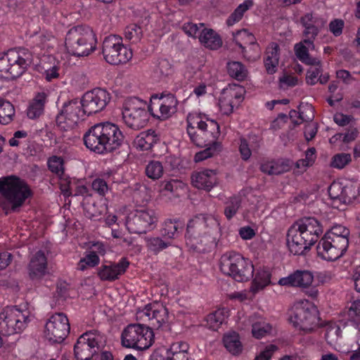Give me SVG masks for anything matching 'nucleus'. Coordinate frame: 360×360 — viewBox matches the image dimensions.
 <instances>
[{"instance_id": "1", "label": "nucleus", "mask_w": 360, "mask_h": 360, "mask_svg": "<svg viewBox=\"0 0 360 360\" xmlns=\"http://www.w3.org/2000/svg\"><path fill=\"white\" fill-rule=\"evenodd\" d=\"M220 231L217 217L211 214L197 216L188 224L186 243L198 252H207L216 246Z\"/></svg>"}, {"instance_id": "2", "label": "nucleus", "mask_w": 360, "mask_h": 360, "mask_svg": "<svg viewBox=\"0 0 360 360\" xmlns=\"http://www.w3.org/2000/svg\"><path fill=\"white\" fill-rule=\"evenodd\" d=\"M323 233V226L314 217H304L293 223L286 235L287 246L295 255L309 250Z\"/></svg>"}, {"instance_id": "3", "label": "nucleus", "mask_w": 360, "mask_h": 360, "mask_svg": "<svg viewBox=\"0 0 360 360\" xmlns=\"http://www.w3.org/2000/svg\"><path fill=\"white\" fill-rule=\"evenodd\" d=\"M124 141L119 127L112 122H102L91 127L84 136L85 146L98 153L112 152Z\"/></svg>"}, {"instance_id": "4", "label": "nucleus", "mask_w": 360, "mask_h": 360, "mask_svg": "<svg viewBox=\"0 0 360 360\" xmlns=\"http://www.w3.org/2000/svg\"><path fill=\"white\" fill-rule=\"evenodd\" d=\"M187 134L197 146H207L217 141L220 134L219 126L207 115L193 112L187 116Z\"/></svg>"}, {"instance_id": "5", "label": "nucleus", "mask_w": 360, "mask_h": 360, "mask_svg": "<svg viewBox=\"0 0 360 360\" xmlns=\"http://www.w3.org/2000/svg\"><path fill=\"white\" fill-rule=\"evenodd\" d=\"M1 206L6 213L18 210L32 195L28 185L22 179L11 176L0 179Z\"/></svg>"}, {"instance_id": "6", "label": "nucleus", "mask_w": 360, "mask_h": 360, "mask_svg": "<svg viewBox=\"0 0 360 360\" xmlns=\"http://www.w3.org/2000/svg\"><path fill=\"white\" fill-rule=\"evenodd\" d=\"M97 39L87 25L75 26L66 34L65 46L68 52L76 56H86L96 50Z\"/></svg>"}, {"instance_id": "7", "label": "nucleus", "mask_w": 360, "mask_h": 360, "mask_svg": "<svg viewBox=\"0 0 360 360\" xmlns=\"http://www.w3.org/2000/svg\"><path fill=\"white\" fill-rule=\"evenodd\" d=\"M32 62V56L27 49H11L0 55V77L6 79L19 77Z\"/></svg>"}, {"instance_id": "8", "label": "nucleus", "mask_w": 360, "mask_h": 360, "mask_svg": "<svg viewBox=\"0 0 360 360\" xmlns=\"http://www.w3.org/2000/svg\"><path fill=\"white\" fill-rule=\"evenodd\" d=\"M219 267L223 274L238 282L248 281L254 272L252 262L234 251L226 252L221 255Z\"/></svg>"}, {"instance_id": "9", "label": "nucleus", "mask_w": 360, "mask_h": 360, "mask_svg": "<svg viewBox=\"0 0 360 360\" xmlns=\"http://www.w3.org/2000/svg\"><path fill=\"white\" fill-rule=\"evenodd\" d=\"M290 322L294 327L309 333L318 328L319 318L316 307L306 300L295 302L289 317Z\"/></svg>"}, {"instance_id": "10", "label": "nucleus", "mask_w": 360, "mask_h": 360, "mask_svg": "<svg viewBox=\"0 0 360 360\" xmlns=\"http://www.w3.org/2000/svg\"><path fill=\"white\" fill-rule=\"evenodd\" d=\"M122 345L127 348L143 350L154 342V333L149 327L141 324H129L122 333Z\"/></svg>"}, {"instance_id": "11", "label": "nucleus", "mask_w": 360, "mask_h": 360, "mask_svg": "<svg viewBox=\"0 0 360 360\" xmlns=\"http://www.w3.org/2000/svg\"><path fill=\"white\" fill-rule=\"evenodd\" d=\"M147 107L146 102L138 98L127 99L122 112L124 123L135 130L143 128L149 120Z\"/></svg>"}, {"instance_id": "12", "label": "nucleus", "mask_w": 360, "mask_h": 360, "mask_svg": "<svg viewBox=\"0 0 360 360\" xmlns=\"http://www.w3.org/2000/svg\"><path fill=\"white\" fill-rule=\"evenodd\" d=\"M30 321V312L16 307H6L0 313V333L11 335L21 332Z\"/></svg>"}, {"instance_id": "13", "label": "nucleus", "mask_w": 360, "mask_h": 360, "mask_svg": "<svg viewBox=\"0 0 360 360\" xmlns=\"http://www.w3.org/2000/svg\"><path fill=\"white\" fill-rule=\"evenodd\" d=\"M158 218V214L152 209L136 210L127 216L125 225L131 233H144L156 227Z\"/></svg>"}, {"instance_id": "14", "label": "nucleus", "mask_w": 360, "mask_h": 360, "mask_svg": "<svg viewBox=\"0 0 360 360\" xmlns=\"http://www.w3.org/2000/svg\"><path fill=\"white\" fill-rule=\"evenodd\" d=\"M103 54L105 60L112 65L125 63L131 59L133 53L130 49L122 44V38L110 35L103 42Z\"/></svg>"}, {"instance_id": "15", "label": "nucleus", "mask_w": 360, "mask_h": 360, "mask_svg": "<svg viewBox=\"0 0 360 360\" xmlns=\"http://www.w3.org/2000/svg\"><path fill=\"white\" fill-rule=\"evenodd\" d=\"M103 341V336L96 330L88 331L80 335L74 347L77 360H90Z\"/></svg>"}, {"instance_id": "16", "label": "nucleus", "mask_w": 360, "mask_h": 360, "mask_svg": "<svg viewBox=\"0 0 360 360\" xmlns=\"http://www.w3.org/2000/svg\"><path fill=\"white\" fill-rule=\"evenodd\" d=\"M69 332L70 323L67 316L63 313H56L46 321L44 335L51 342L60 343Z\"/></svg>"}, {"instance_id": "17", "label": "nucleus", "mask_w": 360, "mask_h": 360, "mask_svg": "<svg viewBox=\"0 0 360 360\" xmlns=\"http://www.w3.org/2000/svg\"><path fill=\"white\" fill-rule=\"evenodd\" d=\"M80 101L74 99L63 104V108L57 116L56 122L58 127L63 131L73 129L80 119H82L86 113H84Z\"/></svg>"}, {"instance_id": "18", "label": "nucleus", "mask_w": 360, "mask_h": 360, "mask_svg": "<svg viewBox=\"0 0 360 360\" xmlns=\"http://www.w3.org/2000/svg\"><path fill=\"white\" fill-rule=\"evenodd\" d=\"M110 101V95L106 90L96 88L86 92L80 100V103L84 109V113L91 115L103 110Z\"/></svg>"}, {"instance_id": "19", "label": "nucleus", "mask_w": 360, "mask_h": 360, "mask_svg": "<svg viewBox=\"0 0 360 360\" xmlns=\"http://www.w3.org/2000/svg\"><path fill=\"white\" fill-rule=\"evenodd\" d=\"M177 99L172 94L158 97L152 96L148 109L154 117L165 120L170 117L176 111Z\"/></svg>"}, {"instance_id": "20", "label": "nucleus", "mask_w": 360, "mask_h": 360, "mask_svg": "<svg viewBox=\"0 0 360 360\" xmlns=\"http://www.w3.org/2000/svg\"><path fill=\"white\" fill-rule=\"evenodd\" d=\"M317 255L323 260L335 261L342 257L346 252L345 240L334 241L333 239L326 238L324 236L319 242Z\"/></svg>"}, {"instance_id": "21", "label": "nucleus", "mask_w": 360, "mask_h": 360, "mask_svg": "<svg viewBox=\"0 0 360 360\" xmlns=\"http://www.w3.org/2000/svg\"><path fill=\"white\" fill-rule=\"evenodd\" d=\"M233 38L248 60H255L259 58V46L252 33L247 30H241L233 34Z\"/></svg>"}, {"instance_id": "22", "label": "nucleus", "mask_w": 360, "mask_h": 360, "mask_svg": "<svg viewBox=\"0 0 360 360\" xmlns=\"http://www.w3.org/2000/svg\"><path fill=\"white\" fill-rule=\"evenodd\" d=\"M139 316L144 321H150L153 326L159 328L168 321L169 312L163 304L155 302L147 304L139 312Z\"/></svg>"}, {"instance_id": "23", "label": "nucleus", "mask_w": 360, "mask_h": 360, "mask_svg": "<svg viewBox=\"0 0 360 360\" xmlns=\"http://www.w3.org/2000/svg\"><path fill=\"white\" fill-rule=\"evenodd\" d=\"M314 281L312 273L307 270H297L288 276L280 278L278 284L285 287L309 288Z\"/></svg>"}, {"instance_id": "24", "label": "nucleus", "mask_w": 360, "mask_h": 360, "mask_svg": "<svg viewBox=\"0 0 360 360\" xmlns=\"http://www.w3.org/2000/svg\"><path fill=\"white\" fill-rule=\"evenodd\" d=\"M128 266L129 262L125 259H122L117 263L102 264L98 269L97 275L101 281H114L126 271Z\"/></svg>"}, {"instance_id": "25", "label": "nucleus", "mask_w": 360, "mask_h": 360, "mask_svg": "<svg viewBox=\"0 0 360 360\" xmlns=\"http://www.w3.org/2000/svg\"><path fill=\"white\" fill-rule=\"evenodd\" d=\"M28 269L33 281H39L48 274L47 258L44 252L39 250L32 256Z\"/></svg>"}, {"instance_id": "26", "label": "nucleus", "mask_w": 360, "mask_h": 360, "mask_svg": "<svg viewBox=\"0 0 360 360\" xmlns=\"http://www.w3.org/2000/svg\"><path fill=\"white\" fill-rule=\"evenodd\" d=\"M190 346L186 341L176 340L163 351L169 360H188L191 357Z\"/></svg>"}, {"instance_id": "27", "label": "nucleus", "mask_w": 360, "mask_h": 360, "mask_svg": "<svg viewBox=\"0 0 360 360\" xmlns=\"http://www.w3.org/2000/svg\"><path fill=\"white\" fill-rule=\"evenodd\" d=\"M217 182V173L212 169H205L192 176L193 185L199 189L210 191Z\"/></svg>"}, {"instance_id": "28", "label": "nucleus", "mask_w": 360, "mask_h": 360, "mask_svg": "<svg viewBox=\"0 0 360 360\" xmlns=\"http://www.w3.org/2000/svg\"><path fill=\"white\" fill-rule=\"evenodd\" d=\"M314 42L311 39H304L295 46V51L297 58L307 65H319L320 60L309 56V50L314 49Z\"/></svg>"}, {"instance_id": "29", "label": "nucleus", "mask_w": 360, "mask_h": 360, "mask_svg": "<svg viewBox=\"0 0 360 360\" xmlns=\"http://www.w3.org/2000/svg\"><path fill=\"white\" fill-rule=\"evenodd\" d=\"M271 274L269 269L259 268L256 270L250 291L255 295L271 284Z\"/></svg>"}, {"instance_id": "30", "label": "nucleus", "mask_w": 360, "mask_h": 360, "mask_svg": "<svg viewBox=\"0 0 360 360\" xmlns=\"http://www.w3.org/2000/svg\"><path fill=\"white\" fill-rule=\"evenodd\" d=\"M279 46L274 42L271 43L266 50L264 66L269 74H274L277 71L280 58Z\"/></svg>"}, {"instance_id": "31", "label": "nucleus", "mask_w": 360, "mask_h": 360, "mask_svg": "<svg viewBox=\"0 0 360 360\" xmlns=\"http://www.w3.org/2000/svg\"><path fill=\"white\" fill-rule=\"evenodd\" d=\"M42 75L48 82L59 78L63 73L61 62L53 57H49L42 62Z\"/></svg>"}, {"instance_id": "32", "label": "nucleus", "mask_w": 360, "mask_h": 360, "mask_svg": "<svg viewBox=\"0 0 360 360\" xmlns=\"http://www.w3.org/2000/svg\"><path fill=\"white\" fill-rule=\"evenodd\" d=\"M292 165L290 160L282 159L264 162L261 165V169L266 174L278 175L289 171Z\"/></svg>"}, {"instance_id": "33", "label": "nucleus", "mask_w": 360, "mask_h": 360, "mask_svg": "<svg viewBox=\"0 0 360 360\" xmlns=\"http://www.w3.org/2000/svg\"><path fill=\"white\" fill-rule=\"evenodd\" d=\"M199 41L201 44L210 49H217L222 44L219 34L213 30L207 28L203 29L200 32Z\"/></svg>"}, {"instance_id": "34", "label": "nucleus", "mask_w": 360, "mask_h": 360, "mask_svg": "<svg viewBox=\"0 0 360 360\" xmlns=\"http://www.w3.org/2000/svg\"><path fill=\"white\" fill-rule=\"evenodd\" d=\"M245 93V89L242 86L232 84L223 89L221 94L236 107L243 101Z\"/></svg>"}, {"instance_id": "35", "label": "nucleus", "mask_w": 360, "mask_h": 360, "mask_svg": "<svg viewBox=\"0 0 360 360\" xmlns=\"http://www.w3.org/2000/svg\"><path fill=\"white\" fill-rule=\"evenodd\" d=\"M157 141V136L154 132H141L134 139V146L140 150L150 149Z\"/></svg>"}, {"instance_id": "36", "label": "nucleus", "mask_w": 360, "mask_h": 360, "mask_svg": "<svg viewBox=\"0 0 360 360\" xmlns=\"http://www.w3.org/2000/svg\"><path fill=\"white\" fill-rule=\"evenodd\" d=\"M223 342L226 349L233 355H238L243 351V345L238 333H229L224 336Z\"/></svg>"}, {"instance_id": "37", "label": "nucleus", "mask_w": 360, "mask_h": 360, "mask_svg": "<svg viewBox=\"0 0 360 360\" xmlns=\"http://www.w3.org/2000/svg\"><path fill=\"white\" fill-rule=\"evenodd\" d=\"M46 98V94L44 92L39 93L36 96L27 108V114L30 119L37 118L42 114Z\"/></svg>"}, {"instance_id": "38", "label": "nucleus", "mask_w": 360, "mask_h": 360, "mask_svg": "<svg viewBox=\"0 0 360 360\" xmlns=\"http://www.w3.org/2000/svg\"><path fill=\"white\" fill-rule=\"evenodd\" d=\"M254 5L252 0H245L240 4L226 20L229 26H232L238 22L243 17L245 13L250 9Z\"/></svg>"}, {"instance_id": "39", "label": "nucleus", "mask_w": 360, "mask_h": 360, "mask_svg": "<svg viewBox=\"0 0 360 360\" xmlns=\"http://www.w3.org/2000/svg\"><path fill=\"white\" fill-rule=\"evenodd\" d=\"M271 326L262 317L252 321V334L257 339L265 337L271 332Z\"/></svg>"}, {"instance_id": "40", "label": "nucleus", "mask_w": 360, "mask_h": 360, "mask_svg": "<svg viewBox=\"0 0 360 360\" xmlns=\"http://www.w3.org/2000/svg\"><path fill=\"white\" fill-rule=\"evenodd\" d=\"M349 230L344 226L338 224L333 226L324 236L326 238L333 239L336 243L337 241H340V240H345V248L347 249L349 245Z\"/></svg>"}, {"instance_id": "41", "label": "nucleus", "mask_w": 360, "mask_h": 360, "mask_svg": "<svg viewBox=\"0 0 360 360\" xmlns=\"http://www.w3.org/2000/svg\"><path fill=\"white\" fill-rule=\"evenodd\" d=\"M228 316V311L225 309H219L209 314L206 318L207 326L213 330H217Z\"/></svg>"}, {"instance_id": "42", "label": "nucleus", "mask_w": 360, "mask_h": 360, "mask_svg": "<svg viewBox=\"0 0 360 360\" xmlns=\"http://www.w3.org/2000/svg\"><path fill=\"white\" fill-rule=\"evenodd\" d=\"M227 70L229 75L237 80H243L248 75V71L244 65L237 61H231L227 64Z\"/></svg>"}, {"instance_id": "43", "label": "nucleus", "mask_w": 360, "mask_h": 360, "mask_svg": "<svg viewBox=\"0 0 360 360\" xmlns=\"http://www.w3.org/2000/svg\"><path fill=\"white\" fill-rule=\"evenodd\" d=\"M164 174V166L162 163L158 160L150 161L146 167V176L153 179L156 180L160 179Z\"/></svg>"}, {"instance_id": "44", "label": "nucleus", "mask_w": 360, "mask_h": 360, "mask_svg": "<svg viewBox=\"0 0 360 360\" xmlns=\"http://www.w3.org/2000/svg\"><path fill=\"white\" fill-rule=\"evenodd\" d=\"M100 263L99 257L94 252H86L84 256L81 258L77 264V269L85 271L89 268H93Z\"/></svg>"}, {"instance_id": "45", "label": "nucleus", "mask_w": 360, "mask_h": 360, "mask_svg": "<svg viewBox=\"0 0 360 360\" xmlns=\"http://www.w3.org/2000/svg\"><path fill=\"white\" fill-rule=\"evenodd\" d=\"M182 228L181 223L178 220L167 219L163 224L162 234L167 238H174L178 234V230Z\"/></svg>"}, {"instance_id": "46", "label": "nucleus", "mask_w": 360, "mask_h": 360, "mask_svg": "<svg viewBox=\"0 0 360 360\" xmlns=\"http://www.w3.org/2000/svg\"><path fill=\"white\" fill-rule=\"evenodd\" d=\"M344 316L345 319L357 326L360 322V300L353 301L347 311L344 312Z\"/></svg>"}, {"instance_id": "47", "label": "nucleus", "mask_w": 360, "mask_h": 360, "mask_svg": "<svg viewBox=\"0 0 360 360\" xmlns=\"http://www.w3.org/2000/svg\"><path fill=\"white\" fill-rule=\"evenodd\" d=\"M14 113L15 110L13 105L10 102L0 98V123L6 124L10 122Z\"/></svg>"}, {"instance_id": "48", "label": "nucleus", "mask_w": 360, "mask_h": 360, "mask_svg": "<svg viewBox=\"0 0 360 360\" xmlns=\"http://www.w3.org/2000/svg\"><path fill=\"white\" fill-rule=\"evenodd\" d=\"M146 242L147 248L155 254L158 253L170 245V243L164 240L160 237L147 238Z\"/></svg>"}, {"instance_id": "49", "label": "nucleus", "mask_w": 360, "mask_h": 360, "mask_svg": "<svg viewBox=\"0 0 360 360\" xmlns=\"http://www.w3.org/2000/svg\"><path fill=\"white\" fill-rule=\"evenodd\" d=\"M204 147L205 148V150L195 154L194 158L195 162H200L206 160L207 158H209L217 153L221 149L220 143L217 141H215L213 144L207 145V146Z\"/></svg>"}, {"instance_id": "50", "label": "nucleus", "mask_w": 360, "mask_h": 360, "mask_svg": "<svg viewBox=\"0 0 360 360\" xmlns=\"http://www.w3.org/2000/svg\"><path fill=\"white\" fill-rule=\"evenodd\" d=\"M57 44V39L51 32H46L38 37V45L43 49H52Z\"/></svg>"}, {"instance_id": "51", "label": "nucleus", "mask_w": 360, "mask_h": 360, "mask_svg": "<svg viewBox=\"0 0 360 360\" xmlns=\"http://www.w3.org/2000/svg\"><path fill=\"white\" fill-rule=\"evenodd\" d=\"M352 161V155L349 153H338L333 156L330 166L336 169H343Z\"/></svg>"}, {"instance_id": "52", "label": "nucleus", "mask_w": 360, "mask_h": 360, "mask_svg": "<svg viewBox=\"0 0 360 360\" xmlns=\"http://www.w3.org/2000/svg\"><path fill=\"white\" fill-rule=\"evenodd\" d=\"M344 184L340 181H333L328 188V194L334 202H342Z\"/></svg>"}, {"instance_id": "53", "label": "nucleus", "mask_w": 360, "mask_h": 360, "mask_svg": "<svg viewBox=\"0 0 360 360\" xmlns=\"http://www.w3.org/2000/svg\"><path fill=\"white\" fill-rule=\"evenodd\" d=\"M240 206V200L238 197H233L226 202L224 214L228 219H231L237 213Z\"/></svg>"}, {"instance_id": "54", "label": "nucleus", "mask_w": 360, "mask_h": 360, "mask_svg": "<svg viewBox=\"0 0 360 360\" xmlns=\"http://www.w3.org/2000/svg\"><path fill=\"white\" fill-rule=\"evenodd\" d=\"M141 28L136 25H130L125 28V38L131 41L133 43L139 41L141 39Z\"/></svg>"}, {"instance_id": "55", "label": "nucleus", "mask_w": 360, "mask_h": 360, "mask_svg": "<svg viewBox=\"0 0 360 360\" xmlns=\"http://www.w3.org/2000/svg\"><path fill=\"white\" fill-rule=\"evenodd\" d=\"M183 30L184 31V32L189 37H193V38H198L199 39V35L200 34V32H202V30L203 29H205L204 27V24L203 23H199L198 25V24H194V23H192V22H188V23H186L183 25Z\"/></svg>"}, {"instance_id": "56", "label": "nucleus", "mask_w": 360, "mask_h": 360, "mask_svg": "<svg viewBox=\"0 0 360 360\" xmlns=\"http://www.w3.org/2000/svg\"><path fill=\"white\" fill-rule=\"evenodd\" d=\"M341 335V330L338 325L329 326L326 332V339L330 345L335 344Z\"/></svg>"}, {"instance_id": "57", "label": "nucleus", "mask_w": 360, "mask_h": 360, "mask_svg": "<svg viewBox=\"0 0 360 360\" xmlns=\"http://www.w3.org/2000/svg\"><path fill=\"white\" fill-rule=\"evenodd\" d=\"M307 72L306 82L308 84L314 85L319 81V75L322 70L321 68V63L319 65H311Z\"/></svg>"}, {"instance_id": "58", "label": "nucleus", "mask_w": 360, "mask_h": 360, "mask_svg": "<svg viewBox=\"0 0 360 360\" xmlns=\"http://www.w3.org/2000/svg\"><path fill=\"white\" fill-rule=\"evenodd\" d=\"M162 188L160 191H166L170 193L176 192L179 189H184L185 184L179 180L171 179L169 181H165L161 183Z\"/></svg>"}, {"instance_id": "59", "label": "nucleus", "mask_w": 360, "mask_h": 360, "mask_svg": "<svg viewBox=\"0 0 360 360\" xmlns=\"http://www.w3.org/2000/svg\"><path fill=\"white\" fill-rule=\"evenodd\" d=\"M48 166L52 172L58 175H61L63 172V160L60 157L50 158L48 160Z\"/></svg>"}, {"instance_id": "60", "label": "nucleus", "mask_w": 360, "mask_h": 360, "mask_svg": "<svg viewBox=\"0 0 360 360\" xmlns=\"http://www.w3.org/2000/svg\"><path fill=\"white\" fill-rule=\"evenodd\" d=\"M88 248L90 250L89 252H94L99 257L105 255L108 245L102 241L91 240L88 243Z\"/></svg>"}, {"instance_id": "61", "label": "nucleus", "mask_w": 360, "mask_h": 360, "mask_svg": "<svg viewBox=\"0 0 360 360\" xmlns=\"http://www.w3.org/2000/svg\"><path fill=\"white\" fill-rule=\"evenodd\" d=\"M356 197V192L355 191L354 186L351 184H348L346 185H344V189L342 193V202L343 204L350 203L352 202L353 200H354Z\"/></svg>"}, {"instance_id": "62", "label": "nucleus", "mask_w": 360, "mask_h": 360, "mask_svg": "<svg viewBox=\"0 0 360 360\" xmlns=\"http://www.w3.org/2000/svg\"><path fill=\"white\" fill-rule=\"evenodd\" d=\"M91 187L100 195H105L109 190L107 181L101 178L95 179L92 181Z\"/></svg>"}, {"instance_id": "63", "label": "nucleus", "mask_w": 360, "mask_h": 360, "mask_svg": "<svg viewBox=\"0 0 360 360\" xmlns=\"http://www.w3.org/2000/svg\"><path fill=\"white\" fill-rule=\"evenodd\" d=\"M358 134V129L356 128H352L345 134H338L335 135L332 137L330 141L335 139L336 140L341 139L345 143H350L356 139Z\"/></svg>"}, {"instance_id": "64", "label": "nucleus", "mask_w": 360, "mask_h": 360, "mask_svg": "<svg viewBox=\"0 0 360 360\" xmlns=\"http://www.w3.org/2000/svg\"><path fill=\"white\" fill-rule=\"evenodd\" d=\"M314 117V109L311 105L305 104L300 106V118L302 121L312 122Z\"/></svg>"}]
</instances>
